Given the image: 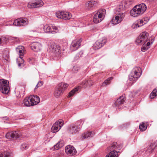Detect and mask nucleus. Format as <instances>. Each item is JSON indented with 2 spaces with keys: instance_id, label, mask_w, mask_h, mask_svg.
Listing matches in <instances>:
<instances>
[{
  "instance_id": "4d7b16f0",
  "label": "nucleus",
  "mask_w": 157,
  "mask_h": 157,
  "mask_svg": "<svg viewBox=\"0 0 157 157\" xmlns=\"http://www.w3.org/2000/svg\"><path fill=\"white\" fill-rule=\"evenodd\" d=\"M10 24H8L7 25V26H10Z\"/></svg>"
},
{
  "instance_id": "6e6d98bb",
  "label": "nucleus",
  "mask_w": 157,
  "mask_h": 157,
  "mask_svg": "<svg viewBox=\"0 0 157 157\" xmlns=\"http://www.w3.org/2000/svg\"><path fill=\"white\" fill-rule=\"evenodd\" d=\"M121 126H120L119 128L120 129H121Z\"/></svg>"
},
{
  "instance_id": "20e7f679",
  "label": "nucleus",
  "mask_w": 157,
  "mask_h": 157,
  "mask_svg": "<svg viewBox=\"0 0 157 157\" xmlns=\"http://www.w3.org/2000/svg\"><path fill=\"white\" fill-rule=\"evenodd\" d=\"M106 13V10L104 9H99L95 13L93 17V21L95 23L101 22L103 19Z\"/></svg>"
},
{
  "instance_id": "b1692460",
  "label": "nucleus",
  "mask_w": 157,
  "mask_h": 157,
  "mask_svg": "<svg viewBox=\"0 0 157 157\" xmlns=\"http://www.w3.org/2000/svg\"><path fill=\"white\" fill-rule=\"evenodd\" d=\"M56 123H55L52 125L51 129V132L53 133H55L59 131L61 128L58 125H57Z\"/></svg>"
},
{
  "instance_id": "8fccbe9b",
  "label": "nucleus",
  "mask_w": 157,
  "mask_h": 157,
  "mask_svg": "<svg viewBox=\"0 0 157 157\" xmlns=\"http://www.w3.org/2000/svg\"><path fill=\"white\" fill-rule=\"evenodd\" d=\"M22 61H21V63H19L18 64V66L19 67H21V66H23L24 65L23 63H24V62L23 59H22Z\"/></svg>"
},
{
  "instance_id": "603ef678",
  "label": "nucleus",
  "mask_w": 157,
  "mask_h": 157,
  "mask_svg": "<svg viewBox=\"0 0 157 157\" xmlns=\"http://www.w3.org/2000/svg\"><path fill=\"white\" fill-rule=\"evenodd\" d=\"M87 82V83H88V82H90V81H84L83 82V83H84V85H85V84H86V83Z\"/></svg>"
},
{
  "instance_id": "dca6fc26",
  "label": "nucleus",
  "mask_w": 157,
  "mask_h": 157,
  "mask_svg": "<svg viewBox=\"0 0 157 157\" xmlns=\"http://www.w3.org/2000/svg\"><path fill=\"white\" fill-rule=\"evenodd\" d=\"M21 135V134H18L17 132L12 131L7 133L6 135V137H20Z\"/></svg>"
},
{
  "instance_id": "2eb2a0df",
  "label": "nucleus",
  "mask_w": 157,
  "mask_h": 157,
  "mask_svg": "<svg viewBox=\"0 0 157 157\" xmlns=\"http://www.w3.org/2000/svg\"><path fill=\"white\" fill-rule=\"evenodd\" d=\"M80 129L78 125L75 124L71 125L69 128V130L70 133L74 134L77 132Z\"/></svg>"
},
{
  "instance_id": "a211bd4d",
  "label": "nucleus",
  "mask_w": 157,
  "mask_h": 157,
  "mask_svg": "<svg viewBox=\"0 0 157 157\" xmlns=\"http://www.w3.org/2000/svg\"><path fill=\"white\" fill-rule=\"evenodd\" d=\"M125 100V97L124 96H122L117 99L115 103V106H119L120 105L124 103Z\"/></svg>"
},
{
  "instance_id": "6ab92c4d",
  "label": "nucleus",
  "mask_w": 157,
  "mask_h": 157,
  "mask_svg": "<svg viewBox=\"0 0 157 157\" xmlns=\"http://www.w3.org/2000/svg\"><path fill=\"white\" fill-rule=\"evenodd\" d=\"M122 147V144L119 145L117 146V143L116 142H113L112 143L110 146L109 147V149L110 150H115L117 148L118 150H120Z\"/></svg>"
},
{
  "instance_id": "7c9ffc66",
  "label": "nucleus",
  "mask_w": 157,
  "mask_h": 157,
  "mask_svg": "<svg viewBox=\"0 0 157 157\" xmlns=\"http://www.w3.org/2000/svg\"><path fill=\"white\" fill-rule=\"evenodd\" d=\"M113 79V77H109L107 79L105 80V81L102 83L101 86H105L110 83L111 81Z\"/></svg>"
},
{
  "instance_id": "c9c22d12",
  "label": "nucleus",
  "mask_w": 157,
  "mask_h": 157,
  "mask_svg": "<svg viewBox=\"0 0 157 157\" xmlns=\"http://www.w3.org/2000/svg\"><path fill=\"white\" fill-rule=\"evenodd\" d=\"M83 51H82L79 52L78 53L76 56V57L75 58V60H77L80 57L82 56V55L83 54Z\"/></svg>"
},
{
  "instance_id": "2f4dec72",
  "label": "nucleus",
  "mask_w": 157,
  "mask_h": 157,
  "mask_svg": "<svg viewBox=\"0 0 157 157\" xmlns=\"http://www.w3.org/2000/svg\"><path fill=\"white\" fill-rule=\"evenodd\" d=\"M157 96V88L155 89L150 94V97L151 99L154 98Z\"/></svg>"
},
{
  "instance_id": "c85d7f7f",
  "label": "nucleus",
  "mask_w": 157,
  "mask_h": 157,
  "mask_svg": "<svg viewBox=\"0 0 157 157\" xmlns=\"http://www.w3.org/2000/svg\"><path fill=\"white\" fill-rule=\"evenodd\" d=\"M80 87L78 86L73 89L69 93L68 97H70L77 92L80 89Z\"/></svg>"
},
{
  "instance_id": "7ed1b4c3",
  "label": "nucleus",
  "mask_w": 157,
  "mask_h": 157,
  "mask_svg": "<svg viewBox=\"0 0 157 157\" xmlns=\"http://www.w3.org/2000/svg\"><path fill=\"white\" fill-rule=\"evenodd\" d=\"M68 86V84L63 82L59 83L54 89V96L57 98L60 96Z\"/></svg>"
},
{
  "instance_id": "bb28decb",
  "label": "nucleus",
  "mask_w": 157,
  "mask_h": 157,
  "mask_svg": "<svg viewBox=\"0 0 157 157\" xmlns=\"http://www.w3.org/2000/svg\"><path fill=\"white\" fill-rule=\"evenodd\" d=\"M94 46L95 49H98L101 48L103 45L102 43H101V41L98 40L95 43Z\"/></svg>"
},
{
  "instance_id": "1a4fd4ad",
  "label": "nucleus",
  "mask_w": 157,
  "mask_h": 157,
  "mask_svg": "<svg viewBox=\"0 0 157 157\" xmlns=\"http://www.w3.org/2000/svg\"><path fill=\"white\" fill-rule=\"evenodd\" d=\"M65 152L68 155L72 156L75 155L77 151L75 148L72 146L67 145L65 148Z\"/></svg>"
},
{
  "instance_id": "864d4df0",
  "label": "nucleus",
  "mask_w": 157,
  "mask_h": 157,
  "mask_svg": "<svg viewBox=\"0 0 157 157\" xmlns=\"http://www.w3.org/2000/svg\"><path fill=\"white\" fill-rule=\"evenodd\" d=\"M150 2H155V0H148Z\"/></svg>"
},
{
  "instance_id": "72a5a7b5",
  "label": "nucleus",
  "mask_w": 157,
  "mask_h": 157,
  "mask_svg": "<svg viewBox=\"0 0 157 157\" xmlns=\"http://www.w3.org/2000/svg\"><path fill=\"white\" fill-rule=\"evenodd\" d=\"M0 86H9V82L8 81L3 79L1 80Z\"/></svg>"
},
{
  "instance_id": "58836bf2",
  "label": "nucleus",
  "mask_w": 157,
  "mask_h": 157,
  "mask_svg": "<svg viewBox=\"0 0 157 157\" xmlns=\"http://www.w3.org/2000/svg\"><path fill=\"white\" fill-rule=\"evenodd\" d=\"M99 41H101V43H102V45L103 46L106 43L107 41V39L106 38L103 37L101 39L98 40Z\"/></svg>"
},
{
  "instance_id": "f03ea898",
  "label": "nucleus",
  "mask_w": 157,
  "mask_h": 157,
  "mask_svg": "<svg viewBox=\"0 0 157 157\" xmlns=\"http://www.w3.org/2000/svg\"><path fill=\"white\" fill-rule=\"evenodd\" d=\"M141 75V68L139 67H134L128 76L130 81L135 82Z\"/></svg>"
},
{
  "instance_id": "6e6552de",
  "label": "nucleus",
  "mask_w": 157,
  "mask_h": 157,
  "mask_svg": "<svg viewBox=\"0 0 157 157\" xmlns=\"http://www.w3.org/2000/svg\"><path fill=\"white\" fill-rule=\"evenodd\" d=\"M125 17L124 13H121L117 14L115 17H113L111 21L112 23L116 25L120 23Z\"/></svg>"
},
{
  "instance_id": "4be33fe9",
  "label": "nucleus",
  "mask_w": 157,
  "mask_h": 157,
  "mask_svg": "<svg viewBox=\"0 0 157 157\" xmlns=\"http://www.w3.org/2000/svg\"><path fill=\"white\" fill-rule=\"evenodd\" d=\"M23 103L26 106H33L32 102L30 96L28 98H26L24 100Z\"/></svg>"
},
{
  "instance_id": "39448f33",
  "label": "nucleus",
  "mask_w": 157,
  "mask_h": 157,
  "mask_svg": "<svg viewBox=\"0 0 157 157\" xmlns=\"http://www.w3.org/2000/svg\"><path fill=\"white\" fill-rule=\"evenodd\" d=\"M148 36V33L146 32L141 33L137 38L136 42L138 45H144L147 42Z\"/></svg>"
},
{
  "instance_id": "c03bdc74",
  "label": "nucleus",
  "mask_w": 157,
  "mask_h": 157,
  "mask_svg": "<svg viewBox=\"0 0 157 157\" xmlns=\"http://www.w3.org/2000/svg\"><path fill=\"white\" fill-rule=\"evenodd\" d=\"M144 44L142 46V47L141 49V51L144 52L146 51L147 49H148L149 48V47H146V46L145 45L144 46Z\"/></svg>"
},
{
  "instance_id": "a19ab883",
  "label": "nucleus",
  "mask_w": 157,
  "mask_h": 157,
  "mask_svg": "<svg viewBox=\"0 0 157 157\" xmlns=\"http://www.w3.org/2000/svg\"><path fill=\"white\" fill-rule=\"evenodd\" d=\"M94 135V133L93 131H90L89 134L87 137H91Z\"/></svg>"
},
{
  "instance_id": "ea45409f",
  "label": "nucleus",
  "mask_w": 157,
  "mask_h": 157,
  "mask_svg": "<svg viewBox=\"0 0 157 157\" xmlns=\"http://www.w3.org/2000/svg\"><path fill=\"white\" fill-rule=\"evenodd\" d=\"M28 147V145L26 144H22L21 147V149L22 150L26 149Z\"/></svg>"
},
{
  "instance_id": "412c9836",
  "label": "nucleus",
  "mask_w": 157,
  "mask_h": 157,
  "mask_svg": "<svg viewBox=\"0 0 157 157\" xmlns=\"http://www.w3.org/2000/svg\"><path fill=\"white\" fill-rule=\"evenodd\" d=\"M64 145V142L62 140L59 141L52 148L53 150H58L59 148L62 147Z\"/></svg>"
},
{
  "instance_id": "9d476101",
  "label": "nucleus",
  "mask_w": 157,
  "mask_h": 157,
  "mask_svg": "<svg viewBox=\"0 0 157 157\" xmlns=\"http://www.w3.org/2000/svg\"><path fill=\"white\" fill-rule=\"evenodd\" d=\"M82 41L81 39L73 40L70 46V49L73 51L77 50L81 45V43Z\"/></svg>"
},
{
  "instance_id": "09e8293b",
  "label": "nucleus",
  "mask_w": 157,
  "mask_h": 157,
  "mask_svg": "<svg viewBox=\"0 0 157 157\" xmlns=\"http://www.w3.org/2000/svg\"><path fill=\"white\" fill-rule=\"evenodd\" d=\"M0 118H1L3 120H8L9 118L6 116L3 117H0Z\"/></svg>"
},
{
  "instance_id": "f8f14e48",
  "label": "nucleus",
  "mask_w": 157,
  "mask_h": 157,
  "mask_svg": "<svg viewBox=\"0 0 157 157\" xmlns=\"http://www.w3.org/2000/svg\"><path fill=\"white\" fill-rule=\"evenodd\" d=\"M50 49L51 50L52 52L56 54L57 55L60 54V48L55 44H52L50 46Z\"/></svg>"
},
{
  "instance_id": "c756f323",
  "label": "nucleus",
  "mask_w": 157,
  "mask_h": 157,
  "mask_svg": "<svg viewBox=\"0 0 157 157\" xmlns=\"http://www.w3.org/2000/svg\"><path fill=\"white\" fill-rule=\"evenodd\" d=\"M44 29L45 32L52 33L51 26L45 25L44 26Z\"/></svg>"
},
{
  "instance_id": "423d86ee",
  "label": "nucleus",
  "mask_w": 157,
  "mask_h": 157,
  "mask_svg": "<svg viewBox=\"0 0 157 157\" xmlns=\"http://www.w3.org/2000/svg\"><path fill=\"white\" fill-rule=\"evenodd\" d=\"M56 16L58 18L65 20L69 19L71 17L70 13L64 11H58L56 13Z\"/></svg>"
},
{
  "instance_id": "0eeeda50",
  "label": "nucleus",
  "mask_w": 157,
  "mask_h": 157,
  "mask_svg": "<svg viewBox=\"0 0 157 157\" xmlns=\"http://www.w3.org/2000/svg\"><path fill=\"white\" fill-rule=\"evenodd\" d=\"M29 21L26 18H20L15 20L13 25L15 26H21L28 24Z\"/></svg>"
},
{
  "instance_id": "9b49d317",
  "label": "nucleus",
  "mask_w": 157,
  "mask_h": 157,
  "mask_svg": "<svg viewBox=\"0 0 157 157\" xmlns=\"http://www.w3.org/2000/svg\"><path fill=\"white\" fill-rule=\"evenodd\" d=\"M44 3L41 0H37L34 3H28V7L29 8H35L37 7H39L42 6H43Z\"/></svg>"
},
{
  "instance_id": "e433bc0d",
  "label": "nucleus",
  "mask_w": 157,
  "mask_h": 157,
  "mask_svg": "<svg viewBox=\"0 0 157 157\" xmlns=\"http://www.w3.org/2000/svg\"><path fill=\"white\" fill-rule=\"evenodd\" d=\"M63 120H59L58 121H56L55 123H56L57 125H58V126L60 127H61L63 125Z\"/></svg>"
},
{
  "instance_id": "4c0bfd02",
  "label": "nucleus",
  "mask_w": 157,
  "mask_h": 157,
  "mask_svg": "<svg viewBox=\"0 0 157 157\" xmlns=\"http://www.w3.org/2000/svg\"><path fill=\"white\" fill-rule=\"evenodd\" d=\"M79 69V67L77 66V65H75L73 67L72 70L74 73H76Z\"/></svg>"
},
{
  "instance_id": "f3484780",
  "label": "nucleus",
  "mask_w": 157,
  "mask_h": 157,
  "mask_svg": "<svg viewBox=\"0 0 157 157\" xmlns=\"http://www.w3.org/2000/svg\"><path fill=\"white\" fill-rule=\"evenodd\" d=\"M33 105L38 104L40 101L39 97L37 95H31L30 96Z\"/></svg>"
},
{
  "instance_id": "5fc2aeb1",
  "label": "nucleus",
  "mask_w": 157,
  "mask_h": 157,
  "mask_svg": "<svg viewBox=\"0 0 157 157\" xmlns=\"http://www.w3.org/2000/svg\"><path fill=\"white\" fill-rule=\"evenodd\" d=\"M2 40L1 38H0V44H2Z\"/></svg>"
},
{
  "instance_id": "5701e85b",
  "label": "nucleus",
  "mask_w": 157,
  "mask_h": 157,
  "mask_svg": "<svg viewBox=\"0 0 157 157\" xmlns=\"http://www.w3.org/2000/svg\"><path fill=\"white\" fill-rule=\"evenodd\" d=\"M113 150L109 152L105 157H118L119 155L118 153L119 152V151H116L114 150Z\"/></svg>"
},
{
  "instance_id": "de8ad7c7",
  "label": "nucleus",
  "mask_w": 157,
  "mask_h": 157,
  "mask_svg": "<svg viewBox=\"0 0 157 157\" xmlns=\"http://www.w3.org/2000/svg\"><path fill=\"white\" fill-rule=\"evenodd\" d=\"M90 131H86V132L83 133L82 135V137H87V136H88Z\"/></svg>"
},
{
  "instance_id": "473e14b6",
  "label": "nucleus",
  "mask_w": 157,
  "mask_h": 157,
  "mask_svg": "<svg viewBox=\"0 0 157 157\" xmlns=\"http://www.w3.org/2000/svg\"><path fill=\"white\" fill-rule=\"evenodd\" d=\"M52 33L55 34L58 33L59 31V29L58 27L55 26V25L51 26Z\"/></svg>"
},
{
  "instance_id": "37998d69",
  "label": "nucleus",
  "mask_w": 157,
  "mask_h": 157,
  "mask_svg": "<svg viewBox=\"0 0 157 157\" xmlns=\"http://www.w3.org/2000/svg\"><path fill=\"white\" fill-rule=\"evenodd\" d=\"M63 154L60 152H58L55 154V157H62Z\"/></svg>"
},
{
  "instance_id": "aec40b11",
  "label": "nucleus",
  "mask_w": 157,
  "mask_h": 157,
  "mask_svg": "<svg viewBox=\"0 0 157 157\" xmlns=\"http://www.w3.org/2000/svg\"><path fill=\"white\" fill-rule=\"evenodd\" d=\"M156 145L155 142H153L149 145L145 149V151L149 153H151L156 147Z\"/></svg>"
},
{
  "instance_id": "a18cd8bd",
  "label": "nucleus",
  "mask_w": 157,
  "mask_h": 157,
  "mask_svg": "<svg viewBox=\"0 0 157 157\" xmlns=\"http://www.w3.org/2000/svg\"><path fill=\"white\" fill-rule=\"evenodd\" d=\"M43 82L41 81H39L36 86L35 88H37L38 87L41 86L43 84Z\"/></svg>"
},
{
  "instance_id": "f257e3e1",
  "label": "nucleus",
  "mask_w": 157,
  "mask_h": 157,
  "mask_svg": "<svg viewBox=\"0 0 157 157\" xmlns=\"http://www.w3.org/2000/svg\"><path fill=\"white\" fill-rule=\"evenodd\" d=\"M146 9L147 6L145 4L142 3L137 5L131 11V15L134 17L138 16L143 14Z\"/></svg>"
},
{
  "instance_id": "13d9d810",
  "label": "nucleus",
  "mask_w": 157,
  "mask_h": 157,
  "mask_svg": "<svg viewBox=\"0 0 157 157\" xmlns=\"http://www.w3.org/2000/svg\"><path fill=\"white\" fill-rule=\"evenodd\" d=\"M50 140V139H49V140H48V141H49Z\"/></svg>"
},
{
  "instance_id": "4468645a",
  "label": "nucleus",
  "mask_w": 157,
  "mask_h": 157,
  "mask_svg": "<svg viewBox=\"0 0 157 157\" xmlns=\"http://www.w3.org/2000/svg\"><path fill=\"white\" fill-rule=\"evenodd\" d=\"M25 48L22 46H18L16 48L17 53L19 55V58L22 59L25 54Z\"/></svg>"
},
{
  "instance_id": "3c124183",
  "label": "nucleus",
  "mask_w": 157,
  "mask_h": 157,
  "mask_svg": "<svg viewBox=\"0 0 157 157\" xmlns=\"http://www.w3.org/2000/svg\"><path fill=\"white\" fill-rule=\"evenodd\" d=\"M150 45V42H148L145 45L147 47H149V46Z\"/></svg>"
},
{
  "instance_id": "f704fd0d",
  "label": "nucleus",
  "mask_w": 157,
  "mask_h": 157,
  "mask_svg": "<svg viewBox=\"0 0 157 157\" xmlns=\"http://www.w3.org/2000/svg\"><path fill=\"white\" fill-rule=\"evenodd\" d=\"M147 128V126L145 123H143L139 125V128L142 131H144Z\"/></svg>"
},
{
  "instance_id": "ddd939ff",
  "label": "nucleus",
  "mask_w": 157,
  "mask_h": 157,
  "mask_svg": "<svg viewBox=\"0 0 157 157\" xmlns=\"http://www.w3.org/2000/svg\"><path fill=\"white\" fill-rule=\"evenodd\" d=\"M41 45L38 42L33 43L31 46V49L35 52H37L41 49Z\"/></svg>"
},
{
  "instance_id": "49530a36",
  "label": "nucleus",
  "mask_w": 157,
  "mask_h": 157,
  "mask_svg": "<svg viewBox=\"0 0 157 157\" xmlns=\"http://www.w3.org/2000/svg\"><path fill=\"white\" fill-rule=\"evenodd\" d=\"M137 23H138L139 25H140V26H141L143 25L144 24H146V23L144 22L143 20H140L139 22Z\"/></svg>"
},
{
  "instance_id": "cd10ccee",
  "label": "nucleus",
  "mask_w": 157,
  "mask_h": 157,
  "mask_svg": "<svg viewBox=\"0 0 157 157\" xmlns=\"http://www.w3.org/2000/svg\"><path fill=\"white\" fill-rule=\"evenodd\" d=\"M95 3V2L94 1H89L86 4V6L88 7L89 9H92V8L94 6V4Z\"/></svg>"
},
{
  "instance_id": "393cba45",
  "label": "nucleus",
  "mask_w": 157,
  "mask_h": 157,
  "mask_svg": "<svg viewBox=\"0 0 157 157\" xmlns=\"http://www.w3.org/2000/svg\"><path fill=\"white\" fill-rule=\"evenodd\" d=\"M0 89L1 92L4 94H7L10 89L9 86H0Z\"/></svg>"
},
{
  "instance_id": "79ce46f5",
  "label": "nucleus",
  "mask_w": 157,
  "mask_h": 157,
  "mask_svg": "<svg viewBox=\"0 0 157 157\" xmlns=\"http://www.w3.org/2000/svg\"><path fill=\"white\" fill-rule=\"evenodd\" d=\"M140 27V25L137 23L133 24L132 26V27L133 29H136Z\"/></svg>"
},
{
  "instance_id": "a878e982",
  "label": "nucleus",
  "mask_w": 157,
  "mask_h": 157,
  "mask_svg": "<svg viewBox=\"0 0 157 157\" xmlns=\"http://www.w3.org/2000/svg\"><path fill=\"white\" fill-rule=\"evenodd\" d=\"M0 157H12V153L10 151H4L0 154Z\"/></svg>"
}]
</instances>
